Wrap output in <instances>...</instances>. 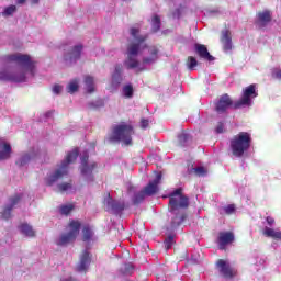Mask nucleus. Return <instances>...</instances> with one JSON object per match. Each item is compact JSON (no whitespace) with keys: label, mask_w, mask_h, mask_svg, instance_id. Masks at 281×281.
Instances as JSON below:
<instances>
[{"label":"nucleus","mask_w":281,"mask_h":281,"mask_svg":"<svg viewBox=\"0 0 281 281\" xmlns=\"http://www.w3.org/2000/svg\"><path fill=\"white\" fill-rule=\"evenodd\" d=\"M8 63H14L20 67L14 72L8 70L0 71V81L2 82H25V74L34 76L36 71V61L32 60L30 55L16 53L7 56Z\"/></svg>","instance_id":"f257e3e1"},{"label":"nucleus","mask_w":281,"mask_h":281,"mask_svg":"<svg viewBox=\"0 0 281 281\" xmlns=\"http://www.w3.org/2000/svg\"><path fill=\"white\" fill-rule=\"evenodd\" d=\"M130 34L136 42H132L127 45V59L125 60V66L127 69H137L139 67V61L133 56H137L139 50L148 49V34L139 35V27H131Z\"/></svg>","instance_id":"f03ea898"},{"label":"nucleus","mask_w":281,"mask_h":281,"mask_svg":"<svg viewBox=\"0 0 281 281\" xmlns=\"http://www.w3.org/2000/svg\"><path fill=\"white\" fill-rule=\"evenodd\" d=\"M251 134L249 132H239L229 140V148L233 157H244L251 148Z\"/></svg>","instance_id":"7ed1b4c3"},{"label":"nucleus","mask_w":281,"mask_h":281,"mask_svg":"<svg viewBox=\"0 0 281 281\" xmlns=\"http://www.w3.org/2000/svg\"><path fill=\"white\" fill-rule=\"evenodd\" d=\"M78 159V148L69 151L66 156V159L61 162L60 167L55 170L54 173L45 178L46 186H54L57 181H60L64 177L69 175V164H74Z\"/></svg>","instance_id":"20e7f679"},{"label":"nucleus","mask_w":281,"mask_h":281,"mask_svg":"<svg viewBox=\"0 0 281 281\" xmlns=\"http://www.w3.org/2000/svg\"><path fill=\"white\" fill-rule=\"evenodd\" d=\"M169 212L175 213L190 207V198L183 194V189L178 188L169 194Z\"/></svg>","instance_id":"39448f33"},{"label":"nucleus","mask_w":281,"mask_h":281,"mask_svg":"<svg viewBox=\"0 0 281 281\" xmlns=\"http://www.w3.org/2000/svg\"><path fill=\"white\" fill-rule=\"evenodd\" d=\"M69 232L63 234L57 240L56 245L58 247H66V245H69V243H74L76 238H78V234H80V227H82V224L80 221L71 220L68 224Z\"/></svg>","instance_id":"423d86ee"},{"label":"nucleus","mask_w":281,"mask_h":281,"mask_svg":"<svg viewBox=\"0 0 281 281\" xmlns=\"http://www.w3.org/2000/svg\"><path fill=\"white\" fill-rule=\"evenodd\" d=\"M258 98V90L256 83H251L250 86L243 89L241 98L238 101L234 102V109H245V106H251V99Z\"/></svg>","instance_id":"0eeeda50"},{"label":"nucleus","mask_w":281,"mask_h":281,"mask_svg":"<svg viewBox=\"0 0 281 281\" xmlns=\"http://www.w3.org/2000/svg\"><path fill=\"white\" fill-rule=\"evenodd\" d=\"M135 131L131 125L121 124L114 127L113 139L116 142H123L125 146H133V135Z\"/></svg>","instance_id":"6e6552de"},{"label":"nucleus","mask_w":281,"mask_h":281,"mask_svg":"<svg viewBox=\"0 0 281 281\" xmlns=\"http://www.w3.org/2000/svg\"><path fill=\"white\" fill-rule=\"evenodd\" d=\"M215 267L222 278H226L227 280H232L238 276V271L232 267L225 259H218L215 263Z\"/></svg>","instance_id":"1a4fd4ad"},{"label":"nucleus","mask_w":281,"mask_h":281,"mask_svg":"<svg viewBox=\"0 0 281 281\" xmlns=\"http://www.w3.org/2000/svg\"><path fill=\"white\" fill-rule=\"evenodd\" d=\"M85 49V46L82 44L75 45L70 47L65 54H64V61L66 65H76L78 60L82 57V50Z\"/></svg>","instance_id":"9d476101"},{"label":"nucleus","mask_w":281,"mask_h":281,"mask_svg":"<svg viewBox=\"0 0 281 281\" xmlns=\"http://www.w3.org/2000/svg\"><path fill=\"white\" fill-rule=\"evenodd\" d=\"M21 199H23V195L21 194H15L9 199L10 204L4 206L0 215L3 221H9V218H12V210H14V205H19Z\"/></svg>","instance_id":"9b49d317"},{"label":"nucleus","mask_w":281,"mask_h":281,"mask_svg":"<svg viewBox=\"0 0 281 281\" xmlns=\"http://www.w3.org/2000/svg\"><path fill=\"white\" fill-rule=\"evenodd\" d=\"M161 172L156 175V178L153 181H149L148 184L143 189V192L146 196H155L159 192V183H161Z\"/></svg>","instance_id":"f8f14e48"},{"label":"nucleus","mask_w":281,"mask_h":281,"mask_svg":"<svg viewBox=\"0 0 281 281\" xmlns=\"http://www.w3.org/2000/svg\"><path fill=\"white\" fill-rule=\"evenodd\" d=\"M234 101L228 94H223L217 103L215 104V111L217 113H226L227 109L233 108L234 109Z\"/></svg>","instance_id":"ddd939ff"},{"label":"nucleus","mask_w":281,"mask_h":281,"mask_svg":"<svg viewBox=\"0 0 281 281\" xmlns=\"http://www.w3.org/2000/svg\"><path fill=\"white\" fill-rule=\"evenodd\" d=\"M91 265V254L89 250H85L79 259V263L77 266V271L79 273H87L89 271V266Z\"/></svg>","instance_id":"4468645a"},{"label":"nucleus","mask_w":281,"mask_h":281,"mask_svg":"<svg viewBox=\"0 0 281 281\" xmlns=\"http://www.w3.org/2000/svg\"><path fill=\"white\" fill-rule=\"evenodd\" d=\"M194 49L199 58L207 60L209 63H212L214 60V56L210 54V50H207V46H205L204 44H194Z\"/></svg>","instance_id":"2eb2a0df"},{"label":"nucleus","mask_w":281,"mask_h":281,"mask_svg":"<svg viewBox=\"0 0 281 281\" xmlns=\"http://www.w3.org/2000/svg\"><path fill=\"white\" fill-rule=\"evenodd\" d=\"M108 210L112 214H122V212H124V203L113 200L111 194L108 193Z\"/></svg>","instance_id":"dca6fc26"},{"label":"nucleus","mask_w":281,"mask_h":281,"mask_svg":"<svg viewBox=\"0 0 281 281\" xmlns=\"http://www.w3.org/2000/svg\"><path fill=\"white\" fill-rule=\"evenodd\" d=\"M175 216L171 220V229H177V227H180V225H183L186 222V218H188V213L186 211H176Z\"/></svg>","instance_id":"f3484780"},{"label":"nucleus","mask_w":281,"mask_h":281,"mask_svg":"<svg viewBox=\"0 0 281 281\" xmlns=\"http://www.w3.org/2000/svg\"><path fill=\"white\" fill-rule=\"evenodd\" d=\"M271 20H272L271 11L265 10L257 14L256 23H257V25H259V27H267V25H269V23H271Z\"/></svg>","instance_id":"a211bd4d"},{"label":"nucleus","mask_w":281,"mask_h":281,"mask_svg":"<svg viewBox=\"0 0 281 281\" xmlns=\"http://www.w3.org/2000/svg\"><path fill=\"white\" fill-rule=\"evenodd\" d=\"M221 43L224 52H232V32L229 30L222 31Z\"/></svg>","instance_id":"6ab92c4d"},{"label":"nucleus","mask_w":281,"mask_h":281,"mask_svg":"<svg viewBox=\"0 0 281 281\" xmlns=\"http://www.w3.org/2000/svg\"><path fill=\"white\" fill-rule=\"evenodd\" d=\"M234 240V233L232 232H221L217 238L220 247H225Z\"/></svg>","instance_id":"aec40b11"},{"label":"nucleus","mask_w":281,"mask_h":281,"mask_svg":"<svg viewBox=\"0 0 281 281\" xmlns=\"http://www.w3.org/2000/svg\"><path fill=\"white\" fill-rule=\"evenodd\" d=\"M150 57L143 58V65H153L159 58V48L157 46L149 47Z\"/></svg>","instance_id":"412c9836"},{"label":"nucleus","mask_w":281,"mask_h":281,"mask_svg":"<svg viewBox=\"0 0 281 281\" xmlns=\"http://www.w3.org/2000/svg\"><path fill=\"white\" fill-rule=\"evenodd\" d=\"M122 71H123L122 65L121 64L116 65L114 68V72L112 74L113 87H120V85H122V80H124L122 78Z\"/></svg>","instance_id":"4be33fe9"},{"label":"nucleus","mask_w":281,"mask_h":281,"mask_svg":"<svg viewBox=\"0 0 281 281\" xmlns=\"http://www.w3.org/2000/svg\"><path fill=\"white\" fill-rule=\"evenodd\" d=\"M120 231L117 229H110L108 234V240L111 243L109 244L112 249H115L117 245H120Z\"/></svg>","instance_id":"5701e85b"},{"label":"nucleus","mask_w":281,"mask_h":281,"mask_svg":"<svg viewBox=\"0 0 281 281\" xmlns=\"http://www.w3.org/2000/svg\"><path fill=\"white\" fill-rule=\"evenodd\" d=\"M86 93H95V79L87 75L83 78Z\"/></svg>","instance_id":"b1692460"},{"label":"nucleus","mask_w":281,"mask_h":281,"mask_svg":"<svg viewBox=\"0 0 281 281\" xmlns=\"http://www.w3.org/2000/svg\"><path fill=\"white\" fill-rule=\"evenodd\" d=\"M19 229L21 234L27 236L29 238H34V236H36V232H34V228H32V226H30L27 223L21 224Z\"/></svg>","instance_id":"393cba45"},{"label":"nucleus","mask_w":281,"mask_h":281,"mask_svg":"<svg viewBox=\"0 0 281 281\" xmlns=\"http://www.w3.org/2000/svg\"><path fill=\"white\" fill-rule=\"evenodd\" d=\"M263 236H266L267 238H273V240H281V231L266 227L263 229Z\"/></svg>","instance_id":"a878e982"},{"label":"nucleus","mask_w":281,"mask_h":281,"mask_svg":"<svg viewBox=\"0 0 281 281\" xmlns=\"http://www.w3.org/2000/svg\"><path fill=\"white\" fill-rule=\"evenodd\" d=\"M98 168V164L92 162L91 165H82L81 166V175L83 177H91L93 171Z\"/></svg>","instance_id":"bb28decb"},{"label":"nucleus","mask_w":281,"mask_h":281,"mask_svg":"<svg viewBox=\"0 0 281 281\" xmlns=\"http://www.w3.org/2000/svg\"><path fill=\"white\" fill-rule=\"evenodd\" d=\"M2 148L3 150L0 151V161L10 159V155H12V146L8 143H3Z\"/></svg>","instance_id":"cd10ccee"},{"label":"nucleus","mask_w":281,"mask_h":281,"mask_svg":"<svg viewBox=\"0 0 281 281\" xmlns=\"http://www.w3.org/2000/svg\"><path fill=\"white\" fill-rule=\"evenodd\" d=\"M161 30V18L159 15H154L151 19V32L153 34H157Z\"/></svg>","instance_id":"c85d7f7f"},{"label":"nucleus","mask_w":281,"mask_h":281,"mask_svg":"<svg viewBox=\"0 0 281 281\" xmlns=\"http://www.w3.org/2000/svg\"><path fill=\"white\" fill-rule=\"evenodd\" d=\"M80 89V80L72 79L67 86V92L74 94Z\"/></svg>","instance_id":"c756f323"},{"label":"nucleus","mask_w":281,"mask_h":281,"mask_svg":"<svg viewBox=\"0 0 281 281\" xmlns=\"http://www.w3.org/2000/svg\"><path fill=\"white\" fill-rule=\"evenodd\" d=\"M122 93L127 100H131V98H133V95L135 93V89L133 88V85L127 83V85L123 86Z\"/></svg>","instance_id":"7c9ffc66"},{"label":"nucleus","mask_w":281,"mask_h":281,"mask_svg":"<svg viewBox=\"0 0 281 281\" xmlns=\"http://www.w3.org/2000/svg\"><path fill=\"white\" fill-rule=\"evenodd\" d=\"M82 240L83 243H89L93 238V229H91V226L86 225L82 229Z\"/></svg>","instance_id":"2f4dec72"},{"label":"nucleus","mask_w":281,"mask_h":281,"mask_svg":"<svg viewBox=\"0 0 281 281\" xmlns=\"http://www.w3.org/2000/svg\"><path fill=\"white\" fill-rule=\"evenodd\" d=\"M30 161H32V155L24 154V155H22V157L19 160H16L15 164L20 168H23V166H27V164H30Z\"/></svg>","instance_id":"473e14b6"},{"label":"nucleus","mask_w":281,"mask_h":281,"mask_svg":"<svg viewBox=\"0 0 281 281\" xmlns=\"http://www.w3.org/2000/svg\"><path fill=\"white\" fill-rule=\"evenodd\" d=\"M74 204L61 205L59 206V214H61V216H69L71 212H74Z\"/></svg>","instance_id":"72a5a7b5"},{"label":"nucleus","mask_w":281,"mask_h":281,"mask_svg":"<svg viewBox=\"0 0 281 281\" xmlns=\"http://www.w3.org/2000/svg\"><path fill=\"white\" fill-rule=\"evenodd\" d=\"M71 188H74V182L71 180H69L68 182H61V183L57 184V189L61 193L69 192V190H71Z\"/></svg>","instance_id":"f704fd0d"},{"label":"nucleus","mask_w":281,"mask_h":281,"mask_svg":"<svg viewBox=\"0 0 281 281\" xmlns=\"http://www.w3.org/2000/svg\"><path fill=\"white\" fill-rule=\"evenodd\" d=\"M144 199H146V195L144 191L142 190L140 192L136 193L132 200L133 205H139V203L144 202Z\"/></svg>","instance_id":"c9c22d12"},{"label":"nucleus","mask_w":281,"mask_h":281,"mask_svg":"<svg viewBox=\"0 0 281 281\" xmlns=\"http://www.w3.org/2000/svg\"><path fill=\"white\" fill-rule=\"evenodd\" d=\"M186 65H187L188 69H190V71H193V69L199 65V61L196 60L195 57L189 56L187 58Z\"/></svg>","instance_id":"e433bc0d"},{"label":"nucleus","mask_w":281,"mask_h":281,"mask_svg":"<svg viewBox=\"0 0 281 281\" xmlns=\"http://www.w3.org/2000/svg\"><path fill=\"white\" fill-rule=\"evenodd\" d=\"M133 266L131 263H124L122 267H121V273L123 276H131V273L133 272Z\"/></svg>","instance_id":"4c0bfd02"},{"label":"nucleus","mask_w":281,"mask_h":281,"mask_svg":"<svg viewBox=\"0 0 281 281\" xmlns=\"http://www.w3.org/2000/svg\"><path fill=\"white\" fill-rule=\"evenodd\" d=\"M16 12V5L12 4L4 9L2 12L3 16H12V13Z\"/></svg>","instance_id":"58836bf2"},{"label":"nucleus","mask_w":281,"mask_h":281,"mask_svg":"<svg viewBox=\"0 0 281 281\" xmlns=\"http://www.w3.org/2000/svg\"><path fill=\"white\" fill-rule=\"evenodd\" d=\"M172 245H175V236L169 235L166 239H165V249H171Z\"/></svg>","instance_id":"ea45409f"},{"label":"nucleus","mask_w":281,"mask_h":281,"mask_svg":"<svg viewBox=\"0 0 281 281\" xmlns=\"http://www.w3.org/2000/svg\"><path fill=\"white\" fill-rule=\"evenodd\" d=\"M188 138H189L188 134L180 133L178 135V142H179L180 146H186V143L188 142Z\"/></svg>","instance_id":"a19ab883"},{"label":"nucleus","mask_w":281,"mask_h":281,"mask_svg":"<svg viewBox=\"0 0 281 281\" xmlns=\"http://www.w3.org/2000/svg\"><path fill=\"white\" fill-rule=\"evenodd\" d=\"M224 212L225 214H227L228 216L234 214L236 212V205L235 204H228L227 206H224Z\"/></svg>","instance_id":"79ce46f5"},{"label":"nucleus","mask_w":281,"mask_h":281,"mask_svg":"<svg viewBox=\"0 0 281 281\" xmlns=\"http://www.w3.org/2000/svg\"><path fill=\"white\" fill-rule=\"evenodd\" d=\"M89 109H100V106H104V103L102 101H97L95 103L91 102L88 104Z\"/></svg>","instance_id":"37998d69"},{"label":"nucleus","mask_w":281,"mask_h":281,"mask_svg":"<svg viewBox=\"0 0 281 281\" xmlns=\"http://www.w3.org/2000/svg\"><path fill=\"white\" fill-rule=\"evenodd\" d=\"M89 165V151H85L83 156L81 157V166Z\"/></svg>","instance_id":"c03bdc74"},{"label":"nucleus","mask_w":281,"mask_h":281,"mask_svg":"<svg viewBox=\"0 0 281 281\" xmlns=\"http://www.w3.org/2000/svg\"><path fill=\"white\" fill-rule=\"evenodd\" d=\"M215 133H217V134L225 133V124L223 122H220L216 125Z\"/></svg>","instance_id":"a18cd8bd"},{"label":"nucleus","mask_w":281,"mask_h":281,"mask_svg":"<svg viewBox=\"0 0 281 281\" xmlns=\"http://www.w3.org/2000/svg\"><path fill=\"white\" fill-rule=\"evenodd\" d=\"M150 126V121L148 119H140V128L145 131V128H148Z\"/></svg>","instance_id":"49530a36"},{"label":"nucleus","mask_w":281,"mask_h":281,"mask_svg":"<svg viewBox=\"0 0 281 281\" xmlns=\"http://www.w3.org/2000/svg\"><path fill=\"white\" fill-rule=\"evenodd\" d=\"M194 172H195V175H198V177H203V175H205V172H207V171L205 170L204 167H196L194 169Z\"/></svg>","instance_id":"de8ad7c7"},{"label":"nucleus","mask_w":281,"mask_h":281,"mask_svg":"<svg viewBox=\"0 0 281 281\" xmlns=\"http://www.w3.org/2000/svg\"><path fill=\"white\" fill-rule=\"evenodd\" d=\"M61 91H63V86H60V85H55V86L53 87V92H55L56 95H58Z\"/></svg>","instance_id":"09e8293b"},{"label":"nucleus","mask_w":281,"mask_h":281,"mask_svg":"<svg viewBox=\"0 0 281 281\" xmlns=\"http://www.w3.org/2000/svg\"><path fill=\"white\" fill-rule=\"evenodd\" d=\"M266 221H267L268 225H270V226L276 223V220L271 216L266 217Z\"/></svg>","instance_id":"8fccbe9b"},{"label":"nucleus","mask_w":281,"mask_h":281,"mask_svg":"<svg viewBox=\"0 0 281 281\" xmlns=\"http://www.w3.org/2000/svg\"><path fill=\"white\" fill-rule=\"evenodd\" d=\"M274 76H276V78H278L280 80L281 79V70H277L274 72Z\"/></svg>","instance_id":"3c124183"},{"label":"nucleus","mask_w":281,"mask_h":281,"mask_svg":"<svg viewBox=\"0 0 281 281\" xmlns=\"http://www.w3.org/2000/svg\"><path fill=\"white\" fill-rule=\"evenodd\" d=\"M25 1H26V0H18V3H19L20 5H23V3H25Z\"/></svg>","instance_id":"603ef678"},{"label":"nucleus","mask_w":281,"mask_h":281,"mask_svg":"<svg viewBox=\"0 0 281 281\" xmlns=\"http://www.w3.org/2000/svg\"><path fill=\"white\" fill-rule=\"evenodd\" d=\"M32 3L34 4L38 3V0H32Z\"/></svg>","instance_id":"864d4df0"}]
</instances>
